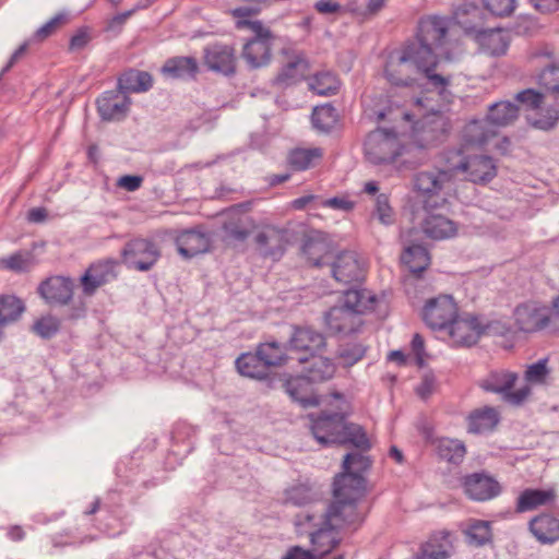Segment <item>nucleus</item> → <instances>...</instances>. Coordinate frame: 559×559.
Wrapping results in <instances>:
<instances>
[{
  "mask_svg": "<svg viewBox=\"0 0 559 559\" xmlns=\"http://www.w3.org/2000/svg\"><path fill=\"white\" fill-rule=\"evenodd\" d=\"M431 64L416 50V45H405L400 51L390 53L385 63V78L396 86H408L417 74L424 75L428 84L440 95H444L450 76L436 73Z\"/></svg>",
  "mask_w": 559,
  "mask_h": 559,
  "instance_id": "nucleus-1",
  "label": "nucleus"
},
{
  "mask_svg": "<svg viewBox=\"0 0 559 559\" xmlns=\"http://www.w3.org/2000/svg\"><path fill=\"white\" fill-rule=\"evenodd\" d=\"M365 491V478L356 474H341L334 480V502L331 506L324 503V513L338 528L350 526L361 521L356 502Z\"/></svg>",
  "mask_w": 559,
  "mask_h": 559,
  "instance_id": "nucleus-2",
  "label": "nucleus"
},
{
  "mask_svg": "<svg viewBox=\"0 0 559 559\" xmlns=\"http://www.w3.org/2000/svg\"><path fill=\"white\" fill-rule=\"evenodd\" d=\"M377 302L374 294L367 289H349L344 295L342 306L331 308L325 314V323L333 333L350 334L362 324L361 313L372 310Z\"/></svg>",
  "mask_w": 559,
  "mask_h": 559,
  "instance_id": "nucleus-3",
  "label": "nucleus"
},
{
  "mask_svg": "<svg viewBox=\"0 0 559 559\" xmlns=\"http://www.w3.org/2000/svg\"><path fill=\"white\" fill-rule=\"evenodd\" d=\"M444 166L419 171L414 175V189L420 198L425 211L443 206L452 190L455 178L454 170L450 169L447 152L443 154Z\"/></svg>",
  "mask_w": 559,
  "mask_h": 559,
  "instance_id": "nucleus-4",
  "label": "nucleus"
},
{
  "mask_svg": "<svg viewBox=\"0 0 559 559\" xmlns=\"http://www.w3.org/2000/svg\"><path fill=\"white\" fill-rule=\"evenodd\" d=\"M295 525L299 534L310 537L312 549L322 558L340 543L337 530L324 513V503L317 504L311 512L296 516Z\"/></svg>",
  "mask_w": 559,
  "mask_h": 559,
  "instance_id": "nucleus-5",
  "label": "nucleus"
},
{
  "mask_svg": "<svg viewBox=\"0 0 559 559\" xmlns=\"http://www.w3.org/2000/svg\"><path fill=\"white\" fill-rule=\"evenodd\" d=\"M452 21L440 16L421 19L418 25L417 40L408 45H416V50L433 68L438 66L439 56L449 58V34L452 31Z\"/></svg>",
  "mask_w": 559,
  "mask_h": 559,
  "instance_id": "nucleus-6",
  "label": "nucleus"
},
{
  "mask_svg": "<svg viewBox=\"0 0 559 559\" xmlns=\"http://www.w3.org/2000/svg\"><path fill=\"white\" fill-rule=\"evenodd\" d=\"M456 346H473L483 334L503 335L508 329L499 321L485 322L481 317L465 313L456 316L451 324L445 329Z\"/></svg>",
  "mask_w": 559,
  "mask_h": 559,
  "instance_id": "nucleus-7",
  "label": "nucleus"
},
{
  "mask_svg": "<svg viewBox=\"0 0 559 559\" xmlns=\"http://www.w3.org/2000/svg\"><path fill=\"white\" fill-rule=\"evenodd\" d=\"M237 27H248L253 36L243 45L241 56L247 64L252 68H261L269 64L272 56L275 36L260 21H237Z\"/></svg>",
  "mask_w": 559,
  "mask_h": 559,
  "instance_id": "nucleus-8",
  "label": "nucleus"
},
{
  "mask_svg": "<svg viewBox=\"0 0 559 559\" xmlns=\"http://www.w3.org/2000/svg\"><path fill=\"white\" fill-rule=\"evenodd\" d=\"M364 150L371 164L386 165L403 155L405 147L394 131L379 128L367 135Z\"/></svg>",
  "mask_w": 559,
  "mask_h": 559,
  "instance_id": "nucleus-9",
  "label": "nucleus"
},
{
  "mask_svg": "<svg viewBox=\"0 0 559 559\" xmlns=\"http://www.w3.org/2000/svg\"><path fill=\"white\" fill-rule=\"evenodd\" d=\"M447 160L454 175L464 174L474 183H487L497 175L495 160L487 155L464 156L462 150L447 152Z\"/></svg>",
  "mask_w": 559,
  "mask_h": 559,
  "instance_id": "nucleus-10",
  "label": "nucleus"
},
{
  "mask_svg": "<svg viewBox=\"0 0 559 559\" xmlns=\"http://www.w3.org/2000/svg\"><path fill=\"white\" fill-rule=\"evenodd\" d=\"M516 380L515 372L503 369L493 370L480 381V386L485 391L502 394L506 402L519 406L530 397L532 390L528 385H523L511 391Z\"/></svg>",
  "mask_w": 559,
  "mask_h": 559,
  "instance_id": "nucleus-11",
  "label": "nucleus"
},
{
  "mask_svg": "<svg viewBox=\"0 0 559 559\" xmlns=\"http://www.w3.org/2000/svg\"><path fill=\"white\" fill-rule=\"evenodd\" d=\"M160 257L156 245L147 239H133L122 250L123 263L138 271H148Z\"/></svg>",
  "mask_w": 559,
  "mask_h": 559,
  "instance_id": "nucleus-12",
  "label": "nucleus"
},
{
  "mask_svg": "<svg viewBox=\"0 0 559 559\" xmlns=\"http://www.w3.org/2000/svg\"><path fill=\"white\" fill-rule=\"evenodd\" d=\"M457 316V306L452 296L442 295L427 301L423 318L436 331L445 330Z\"/></svg>",
  "mask_w": 559,
  "mask_h": 559,
  "instance_id": "nucleus-13",
  "label": "nucleus"
},
{
  "mask_svg": "<svg viewBox=\"0 0 559 559\" xmlns=\"http://www.w3.org/2000/svg\"><path fill=\"white\" fill-rule=\"evenodd\" d=\"M513 317L516 328L525 333L543 330L550 322L548 307L537 301L519 305L513 311Z\"/></svg>",
  "mask_w": 559,
  "mask_h": 559,
  "instance_id": "nucleus-14",
  "label": "nucleus"
},
{
  "mask_svg": "<svg viewBox=\"0 0 559 559\" xmlns=\"http://www.w3.org/2000/svg\"><path fill=\"white\" fill-rule=\"evenodd\" d=\"M287 230L275 225L260 226L254 236L257 250L264 258L277 260L285 251Z\"/></svg>",
  "mask_w": 559,
  "mask_h": 559,
  "instance_id": "nucleus-15",
  "label": "nucleus"
},
{
  "mask_svg": "<svg viewBox=\"0 0 559 559\" xmlns=\"http://www.w3.org/2000/svg\"><path fill=\"white\" fill-rule=\"evenodd\" d=\"M310 420L311 432L322 445L336 443L345 425V416L338 412H322L316 418L311 415Z\"/></svg>",
  "mask_w": 559,
  "mask_h": 559,
  "instance_id": "nucleus-16",
  "label": "nucleus"
},
{
  "mask_svg": "<svg viewBox=\"0 0 559 559\" xmlns=\"http://www.w3.org/2000/svg\"><path fill=\"white\" fill-rule=\"evenodd\" d=\"M497 136L498 129L491 124L487 116L483 119H473L462 129L461 150L483 148L490 144Z\"/></svg>",
  "mask_w": 559,
  "mask_h": 559,
  "instance_id": "nucleus-17",
  "label": "nucleus"
},
{
  "mask_svg": "<svg viewBox=\"0 0 559 559\" xmlns=\"http://www.w3.org/2000/svg\"><path fill=\"white\" fill-rule=\"evenodd\" d=\"M331 272L334 280L344 285L360 282L365 275L362 263L353 251L337 254L331 264Z\"/></svg>",
  "mask_w": 559,
  "mask_h": 559,
  "instance_id": "nucleus-18",
  "label": "nucleus"
},
{
  "mask_svg": "<svg viewBox=\"0 0 559 559\" xmlns=\"http://www.w3.org/2000/svg\"><path fill=\"white\" fill-rule=\"evenodd\" d=\"M203 61L210 71L231 75L236 71L235 50L231 46L213 44L203 51Z\"/></svg>",
  "mask_w": 559,
  "mask_h": 559,
  "instance_id": "nucleus-19",
  "label": "nucleus"
},
{
  "mask_svg": "<svg viewBox=\"0 0 559 559\" xmlns=\"http://www.w3.org/2000/svg\"><path fill=\"white\" fill-rule=\"evenodd\" d=\"M74 282L64 276H53L43 282L38 292L50 305H68L73 296Z\"/></svg>",
  "mask_w": 559,
  "mask_h": 559,
  "instance_id": "nucleus-20",
  "label": "nucleus"
},
{
  "mask_svg": "<svg viewBox=\"0 0 559 559\" xmlns=\"http://www.w3.org/2000/svg\"><path fill=\"white\" fill-rule=\"evenodd\" d=\"M558 495L555 488H527L518 496L515 511L518 513H524L542 507H554Z\"/></svg>",
  "mask_w": 559,
  "mask_h": 559,
  "instance_id": "nucleus-21",
  "label": "nucleus"
},
{
  "mask_svg": "<svg viewBox=\"0 0 559 559\" xmlns=\"http://www.w3.org/2000/svg\"><path fill=\"white\" fill-rule=\"evenodd\" d=\"M130 98L120 92H106L97 100V108L100 117L104 120H121L123 119L130 108Z\"/></svg>",
  "mask_w": 559,
  "mask_h": 559,
  "instance_id": "nucleus-22",
  "label": "nucleus"
},
{
  "mask_svg": "<svg viewBox=\"0 0 559 559\" xmlns=\"http://www.w3.org/2000/svg\"><path fill=\"white\" fill-rule=\"evenodd\" d=\"M530 533L543 545H552L559 540V519L543 512L528 522Z\"/></svg>",
  "mask_w": 559,
  "mask_h": 559,
  "instance_id": "nucleus-23",
  "label": "nucleus"
},
{
  "mask_svg": "<svg viewBox=\"0 0 559 559\" xmlns=\"http://www.w3.org/2000/svg\"><path fill=\"white\" fill-rule=\"evenodd\" d=\"M464 488L467 496L476 501H486L500 493L499 484L490 476L475 473L465 478Z\"/></svg>",
  "mask_w": 559,
  "mask_h": 559,
  "instance_id": "nucleus-24",
  "label": "nucleus"
},
{
  "mask_svg": "<svg viewBox=\"0 0 559 559\" xmlns=\"http://www.w3.org/2000/svg\"><path fill=\"white\" fill-rule=\"evenodd\" d=\"M176 245L182 258L191 259L206 252L210 249L211 241L206 234L197 229H189L176 237Z\"/></svg>",
  "mask_w": 559,
  "mask_h": 559,
  "instance_id": "nucleus-25",
  "label": "nucleus"
},
{
  "mask_svg": "<svg viewBox=\"0 0 559 559\" xmlns=\"http://www.w3.org/2000/svg\"><path fill=\"white\" fill-rule=\"evenodd\" d=\"M412 234L409 230L407 234L402 231L401 238L404 245V251L401 255L402 263L405 264L409 271L414 274H419L425 271L430 262L429 254L420 245L411 243L407 236Z\"/></svg>",
  "mask_w": 559,
  "mask_h": 559,
  "instance_id": "nucleus-26",
  "label": "nucleus"
},
{
  "mask_svg": "<svg viewBox=\"0 0 559 559\" xmlns=\"http://www.w3.org/2000/svg\"><path fill=\"white\" fill-rule=\"evenodd\" d=\"M325 346L324 336L310 328H296L290 340L289 348L313 356Z\"/></svg>",
  "mask_w": 559,
  "mask_h": 559,
  "instance_id": "nucleus-27",
  "label": "nucleus"
},
{
  "mask_svg": "<svg viewBox=\"0 0 559 559\" xmlns=\"http://www.w3.org/2000/svg\"><path fill=\"white\" fill-rule=\"evenodd\" d=\"M223 228L229 237L243 241L253 229V221L242 212L241 206H236L228 211V219Z\"/></svg>",
  "mask_w": 559,
  "mask_h": 559,
  "instance_id": "nucleus-28",
  "label": "nucleus"
},
{
  "mask_svg": "<svg viewBox=\"0 0 559 559\" xmlns=\"http://www.w3.org/2000/svg\"><path fill=\"white\" fill-rule=\"evenodd\" d=\"M114 265L111 262H99L92 264L81 276V285L86 296H92L98 287L104 285L112 276Z\"/></svg>",
  "mask_w": 559,
  "mask_h": 559,
  "instance_id": "nucleus-29",
  "label": "nucleus"
},
{
  "mask_svg": "<svg viewBox=\"0 0 559 559\" xmlns=\"http://www.w3.org/2000/svg\"><path fill=\"white\" fill-rule=\"evenodd\" d=\"M431 210L426 211V216L423 219V231L432 239H445L456 234L455 223L445 216L430 213Z\"/></svg>",
  "mask_w": 559,
  "mask_h": 559,
  "instance_id": "nucleus-30",
  "label": "nucleus"
},
{
  "mask_svg": "<svg viewBox=\"0 0 559 559\" xmlns=\"http://www.w3.org/2000/svg\"><path fill=\"white\" fill-rule=\"evenodd\" d=\"M476 39L480 48L492 56L504 53L509 45V35L501 28L480 29Z\"/></svg>",
  "mask_w": 559,
  "mask_h": 559,
  "instance_id": "nucleus-31",
  "label": "nucleus"
},
{
  "mask_svg": "<svg viewBox=\"0 0 559 559\" xmlns=\"http://www.w3.org/2000/svg\"><path fill=\"white\" fill-rule=\"evenodd\" d=\"M198 61L193 57H174L168 59L162 73L170 79H192L198 73Z\"/></svg>",
  "mask_w": 559,
  "mask_h": 559,
  "instance_id": "nucleus-32",
  "label": "nucleus"
},
{
  "mask_svg": "<svg viewBox=\"0 0 559 559\" xmlns=\"http://www.w3.org/2000/svg\"><path fill=\"white\" fill-rule=\"evenodd\" d=\"M319 493L306 484L294 485L283 492L282 502L287 506L305 507L311 503L314 506L308 512H311L317 504H320Z\"/></svg>",
  "mask_w": 559,
  "mask_h": 559,
  "instance_id": "nucleus-33",
  "label": "nucleus"
},
{
  "mask_svg": "<svg viewBox=\"0 0 559 559\" xmlns=\"http://www.w3.org/2000/svg\"><path fill=\"white\" fill-rule=\"evenodd\" d=\"M284 388L292 400L304 407L318 404L317 399L312 396L310 382L305 376L289 379L285 382Z\"/></svg>",
  "mask_w": 559,
  "mask_h": 559,
  "instance_id": "nucleus-34",
  "label": "nucleus"
},
{
  "mask_svg": "<svg viewBox=\"0 0 559 559\" xmlns=\"http://www.w3.org/2000/svg\"><path fill=\"white\" fill-rule=\"evenodd\" d=\"M153 79L150 73L138 70H129L119 79V90L127 93L146 92L152 87Z\"/></svg>",
  "mask_w": 559,
  "mask_h": 559,
  "instance_id": "nucleus-35",
  "label": "nucleus"
},
{
  "mask_svg": "<svg viewBox=\"0 0 559 559\" xmlns=\"http://www.w3.org/2000/svg\"><path fill=\"white\" fill-rule=\"evenodd\" d=\"M498 413L492 407H484L474 411L468 416V431L473 433H483L495 428L498 424Z\"/></svg>",
  "mask_w": 559,
  "mask_h": 559,
  "instance_id": "nucleus-36",
  "label": "nucleus"
},
{
  "mask_svg": "<svg viewBox=\"0 0 559 559\" xmlns=\"http://www.w3.org/2000/svg\"><path fill=\"white\" fill-rule=\"evenodd\" d=\"M519 115V108L511 102H498L489 107L487 117L497 129L512 123Z\"/></svg>",
  "mask_w": 559,
  "mask_h": 559,
  "instance_id": "nucleus-37",
  "label": "nucleus"
},
{
  "mask_svg": "<svg viewBox=\"0 0 559 559\" xmlns=\"http://www.w3.org/2000/svg\"><path fill=\"white\" fill-rule=\"evenodd\" d=\"M307 69L306 60L296 56L282 68L275 79V83L281 86L292 85L305 75Z\"/></svg>",
  "mask_w": 559,
  "mask_h": 559,
  "instance_id": "nucleus-38",
  "label": "nucleus"
},
{
  "mask_svg": "<svg viewBox=\"0 0 559 559\" xmlns=\"http://www.w3.org/2000/svg\"><path fill=\"white\" fill-rule=\"evenodd\" d=\"M336 443L345 444L350 443L353 447L360 451H368L371 448L370 440L368 439L364 429L356 424L345 423L344 428L337 439Z\"/></svg>",
  "mask_w": 559,
  "mask_h": 559,
  "instance_id": "nucleus-39",
  "label": "nucleus"
},
{
  "mask_svg": "<svg viewBox=\"0 0 559 559\" xmlns=\"http://www.w3.org/2000/svg\"><path fill=\"white\" fill-rule=\"evenodd\" d=\"M236 367L245 377L253 378V379H263L266 377V368L263 362L260 360L258 354H242L236 360Z\"/></svg>",
  "mask_w": 559,
  "mask_h": 559,
  "instance_id": "nucleus-40",
  "label": "nucleus"
},
{
  "mask_svg": "<svg viewBox=\"0 0 559 559\" xmlns=\"http://www.w3.org/2000/svg\"><path fill=\"white\" fill-rule=\"evenodd\" d=\"M321 157L322 150L319 147L296 148L290 152L288 163L295 170H305L314 166Z\"/></svg>",
  "mask_w": 559,
  "mask_h": 559,
  "instance_id": "nucleus-41",
  "label": "nucleus"
},
{
  "mask_svg": "<svg viewBox=\"0 0 559 559\" xmlns=\"http://www.w3.org/2000/svg\"><path fill=\"white\" fill-rule=\"evenodd\" d=\"M309 87L318 95L329 96L337 92L340 81L332 72L322 71L310 78Z\"/></svg>",
  "mask_w": 559,
  "mask_h": 559,
  "instance_id": "nucleus-42",
  "label": "nucleus"
},
{
  "mask_svg": "<svg viewBox=\"0 0 559 559\" xmlns=\"http://www.w3.org/2000/svg\"><path fill=\"white\" fill-rule=\"evenodd\" d=\"M257 354L266 369L271 366H281L287 360L285 349L277 342L261 344L257 349Z\"/></svg>",
  "mask_w": 559,
  "mask_h": 559,
  "instance_id": "nucleus-43",
  "label": "nucleus"
},
{
  "mask_svg": "<svg viewBox=\"0 0 559 559\" xmlns=\"http://www.w3.org/2000/svg\"><path fill=\"white\" fill-rule=\"evenodd\" d=\"M311 357V365L308 368L307 374H305L308 381L321 382L331 379L335 372V365L325 357H314V355Z\"/></svg>",
  "mask_w": 559,
  "mask_h": 559,
  "instance_id": "nucleus-44",
  "label": "nucleus"
},
{
  "mask_svg": "<svg viewBox=\"0 0 559 559\" xmlns=\"http://www.w3.org/2000/svg\"><path fill=\"white\" fill-rule=\"evenodd\" d=\"M24 311L22 301L15 296H0V326L14 322Z\"/></svg>",
  "mask_w": 559,
  "mask_h": 559,
  "instance_id": "nucleus-45",
  "label": "nucleus"
},
{
  "mask_svg": "<svg viewBox=\"0 0 559 559\" xmlns=\"http://www.w3.org/2000/svg\"><path fill=\"white\" fill-rule=\"evenodd\" d=\"M311 120L318 131L328 132L335 126L337 112L331 105L318 106L313 109Z\"/></svg>",
  "mask_w": 559,
  "mask_h": 559,
  "instance_id": "nucleus-46",
  "label": "nucleus"
},
{
  "mask_svg": "<svg viewBox=\"0 0 559 559\" xmlns=\"http://www.w3.org/2000/svg\"><path fill=\"white\" fill-rule=\"evenodd\" d=\"M537 83L559 100V66L557 63L545 64L537 75Z\"/></svg>",
  "mask_w": 559,
  "mask_h": 559,
  "instance_id": "nucleus-47",
  "label": "nucleus"
},
{
  "mask_svg": "<svg viewBox=\"0 0 559 559\" xmlns=\"http://www.w3.org/2000/svg\"><path fill=\"white\" fill-rule=\"evenodd\" d=\"M438 454L450 463H459L465 455V445L454 439H441L438 442Z\"/></svg>",
  "mask_w": 559,
  "mask_h": 559,
  "instance_id": "nucleus-48",
  "label": "nucleus"
},
{
  "mask_svg": "<svg viewBox=\"0 0 559 559\" xmlns=\"http://www.w3.org/2000/svg\"><path fill=\"white\" fill-rule=\"evenodd\" d=\"M443 121H432L431 126H424L417 134L420 147H428L440 142L444 136Z\"/></svg>",
  "mask_w": 559,
  "mask_h": 559,
  "instance_id": "nucleus-49",
  "label": "nucleus"
},
{
  "mask_svg": "<svg viewBox=\"0 0 559 559\" xmlns=\"http://www.w3.org/2000/svg\"><path fill=\"white\" fill-rule=\"evenodd\" d=\"M365 451L347 453L343 461V474H356L361 476V473L370 467L371 461L369 456L364 454Z\"/></svg>",
  "mask_w": 559,
  "mask_h": 559,
  "instance_id": "nucleus-50",
  "label": "nucleus"
},
{
  "mask_svg": "<svg viewBox=\"0 0 559 559\" xmlns=\"http://www.w3.org/2000/svg\"><path fill=\"white\" fill-rule=\"evenodd\" d=\"M466 534L471 544L475 546H484L491 539L490 523L487 521L475 520L468 525Z\"/></svg>",
  "mask_w": 559,
  "mask_h": 559,
  "instance_id": "nucleus-51",
  "label": "nucleus"
},
{
  "mask_svg": "<svg viewBox=\"0 0 559 559\" xmlns=\"http://www.w3.org/2000/svg\"><path fill=\"white\" fill-rule=\"evenodd\" d=\"M549 376V369L547 367V360L540 359L537 362L530 365L524 373L526 381L525 385H542L545 384Z\"/></svg>",
  "mask_w": 559,
  "mask_h": 559,
  "instance_id": "nucleus-52",
  "label": "nucleus"
},
{
  "mask_svg": "<svg viewBox=\"0 0 559 559\" xmlns=\"http://www.w3.org/2000/svg\"><path fill=\"white\" fill-rule=\"evenodd\" d=\"M376 217L382 225L389 226L395 222V213L390 205L389 197L384 193L377 195L373 211Z\"/></svg>",
  "mask_w": 559,
  "mask_h": 559,
  "instance_id": "nucleus-53",
  "label": "nucleus"
},
{
  "mask_svg": "<svg viewBox=\"0 0 559 559\" xmlns=\"http://www.w3.org/2000/svg\"><path fill=\"white\" fill-rule=\"evenodd\" d=\"M34 264L33 254L28 251L16 252L1 260V265L8 270L23 272Z\"/></svg>",
  "mask_w": 559,
  "mask_h": 559,
  "instance_id": "nucleus-54",
  "label": "nucleus"
},
{
  "mask_svg": "<svg viewBox=\"0 0 559 559\" xmlns=\"http://www.w3.org/2000/svg\"><path fill=\"white\" fill-rule=\"evenodd\" d=\"M366 349L360 344H348L338 349L337 359L343 367H352L365 356Z\"/></svg>",
  "mask_w": 559,
  "mask_h": 559,
  "instance_id": "nucleus-55",
  "label": "nucleus"
},
{
  "mask_svg": "<svg viewBox=\"0 0 559 559\" xmlns=\"http://www.w3.org/2000/svg\"><path fill=\"white\" fill-rule=\"evenodd\" d=\"M450 551L445 543L437 544L435 540L428 542L421 549L417 559H448Z\"/></svg>",
  "mask_w": 559,
  "mask_h": 559,
  "instance_id": "nucleus-56",
  "label": "nucleus"
},
{
  "mask_svg": "<svg viewBox=\"0 0 559 559\" xmlns=\"http://www.w3.org/2000/svg\"><path fill=\"white\" fill-rule=\"evenodd\" d=\"M68 15L66 13H59L49 20L46 24L39 27L34 34V39L38 41L45 40L62 24L67 23Z\"/></svg>",
  "mask_w": 559,
  "mask_h": 559,
  "instance_id": "nucleus-57",
  "label": "nucleus"
},
{
  "mask_svg": "<svg viewBox=\"0 0 559 559\" xmlns=\"http://www.w3.org/2000/svg\"><path fill=\"white\" fill-rule=\"evenodd\" d=\"M486 9L497 16H509L515 9V0H484Z\"/></svg>",
  "mask_w": 559,
  "mask_h": 559,
  "instance_id": "nucleus-58",
  "label": "nucleus"
},
{
  "mask_svg": "<svg viewBox=\"0 0 559 559\" xmlns=\"http://www.w3.org/2000/svg\"><path fill=\"white\" fill-rule=\"evenodd\" d=\"M528 119L533 121L534 127L542 130H549L558 122L559 111L555 108H549L545 114H536V117H530Z\"/></svg>",
  "mask_w": 559,
  "mask_h": 559,
  "instance_id": "nucleus-59",
  "label": "nucleus"
},
{
  "mask_svg": "<svg viewBox=\"0 0 559 559\" xmlns=\"http://www.w3.org/2000/svg\"><path fill=\"white\" fill-rule=\"evenodd\" d=\"M59 329V321L53 317H44L35 322L33 331L44 338H49Z\"/></svg>",
  "mask_w": 559,
  "mask_h": 559,
  "instance_id": "nucleus-60",
  "label": "nucleus"
},
{
  "mask_svg": "<svg viewBox=\"0 0 559 559\" xmlns=\"http://www.w3.org/2000/svg\"><path fill=\"white\" fill-rule=\"evenodd\" d=\"M326 247L324 243L314 239H309L304 246V252L316 266L323 264L321 253L325 251Z\"/></svg>",
  "mask_w": 559,
  "mask_h": 559,
  "instance_id": "nucleus-61",
  "label": "nucleus"
},
{
  "mask_svg": "<svg viewBox=\"0 0 559 559\" xmlns=\"http://www.w3.org/2000/svg\"><path fill=\"white\" fill-rule=\"evenodd\" d=\"M543 94L539 92L528 88L516 94V100L525 105L527 108L536 110L543 103Z\"/></svg>",
  "mask_w": 559,
  "mask_h": 559,
  "instance_id": "nucleus-62",
  "label": "nucleus"
},
{
  "mask_svg": "<svg viewBox=\"0 0 559 559\" xmlns=\"http://www.w3.org/2000/svg\"><path fill=\"white\" fill-rule=\"evenodd\" d=\"M436 390V378L432 373H425L421 382L416 389L417 394L423 399H428Z\"/></svg>",
  "mask_w": 559,
  "mask_h": 559,
  "instance_id": "nucleus-63",
  "label": "nucleus"
},
{
  "mask_svg": "<svg viewBox=\"0 0 559 559\" xmlns=\"http://www.w3.org/2000/svg\"><path fill=\"white\" fill-rule=\"evenodd\" d=\"M284 559H321L316 551L306 550L301 547L295 546L293 547L284 557Z\"/></svg>",
  "mask_w": 559,
  "mask_h": 559,
  "instance_id": "nucleus-64",
  "label": "nucleus"
}]
</instances>
